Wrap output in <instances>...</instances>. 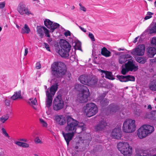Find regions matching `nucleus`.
<instances>
[{
	"instance_id": "nucleus-1",
	"label": "nucleus",
	"mask_w": 156,
	"mask_h": 156,
	"mask_svg": "<svg viewBox=\"0 0 156 156\" xmlns=\"http://www.w3.org/2000/svg\"><path fill=\"white\" fill-rule=\"evenodd\" d=\"M66 120L67 125L65 128V130L67 133L62 132V135L68 146L69 142L72 140L76 133L77 127L80 126L78 124V122L70 116H67Z\"/></svg>"
},
{
	"instance_id": "nucleus-2",
	"label": "nucleus",
	"mask_w": 156,
	"mask_h": 156,
	"mask_svg": "<svg viewBox=\"0 0 156 156\" xmlns=\"http://www.w3.org/2000/svg\"><path fill=\"white\" fill-rule=\"evenodd\" d=\"M74 88L77 90L80 91L77 95V100L82 103L87 101L90 94L88 87L86 86L81 84H76Z\"/></svg>"
},
{
	"instance_id": "nucleus-3",
	"label": "nucleus",
	"mask_w": 156,
	"mask_h": 156,
	"mask_svg": "<svg viewBox=\"0 0 156 156\" xmlns=\"http://www.w3.org/2000/svg\"><path fill=\"white\" fill-rule=\"evenodd\" d=\"M52 74L56 77H60L66 72V68L64 63L61 62H54L51 65Z\"/></svg>"
},
{
	"instance_id": "nucleus-4",
	"label": "nucleus",
	"mask_w": 156,
	"mask_h": 156,
	"mask_svg": "<svg viewBox=\"0 0 156 156\" xmlns=\"http://www.w3.org/2000/svg\"><path fill=\"white\" fill-rule=\"evenodd\" d=\"M59 44L61 49L58 50L59 54L62 57H68L71 48V44L66 40H60Z\"/></svg>"
},
{
	"instance_id": "nucleus-5",
	"label": "nucleus",
	"mask_w": 156,
	"mask_h": 156,
	"mask_svg": "<svg viewBox=\"0 0 156 156\" xmlns=\"http://www.w3.org/2000/svg\"><path fill=\"white\" fill-rule=\"evenodd\" d=\"M58 86V83H56L52 85L49 89H48L46 91V105L47 107L48 108L51 105L53 97L57 90Z\"/></svg>"
},
{
	"instance_id": "nucleus-6",
	"label": "nucleus",
	"mask_w": 156,
	"mask_h": 156,
	"mask_svg": "<svg viewBox=\"0 0 156 156\" xmlns=\"http://www.w3.org/2000/svg\"><path fill=\"white\" fill-rule=\"evenodd\" d=\"M136 129L135 121L128 119L125 120L123 124L122 129L123 132L131 133L134 132Z\"/></svg>"
},
{
	"instance_id": "nucleus-7",
	"label": "nucleus",
	"mask_w": 156,
	"mask_h": 156,
	"mask_svg": "<svg viewBox=\"0 0 156 156\" xmlns=\"http://www.w3.org/2000/svg\"><path fill=\"white\" fill-rule=\"evenodd\" d=\"M117 148L124 156H130L132 153V148L126 142H120L117 144Z\"/></svg>"
},
{
	"instance_id": "nucleus-8",
	"label": "nucleus",
	"mask_w": 156,
	"mask_h": 156,
	"mask_svg": "<svg viewBox=\"0 0 156 156\" xmlns=\"http://www.w3.org/2000/svg\"><path fill=\"white\" fill-rule=\"evenodd\" d=\"M83 110L87 116L90 117L95 115L97 113L98 108L95 104L91 102L86 104L83 107Z\"/></svg>"
},
{
	"instance_id": "nucleus-9",
	"label": "nucleus",
	"mask_w": 156,
	"mask_h": 156,
	"mask_svg": "<svg viewBox=\"0 0 156 156\" xmlns=\"http://www.w3.org/2000/svg\"><path fill=\"white\" fill-rule=\"evenodd\" d=\"M121 73L123 75H125L129 71L135 72L138 69V66L132 60H129L125 64L124 66H122Z\"/></svg>"
},
{
	"instance_id": "nucleus-10",
	"label": "nucleus",
	"mask_w": 156,
	"mask_h": 156,
	"mask_svg": "<svg viewBox=\"0 0 156 156\" xmlns=\"http://www.w3.org/2000/svg\"><path fill=\"white\" fill-rule=\"evenodd\" d=\"M64 102L62 98L61 94H58L53 101V108L54 110L58 111L63 108Z\"/></svg>"
},
{
	"instance_id": "nucleus-11",
	"label": "nucleus",
	"mask_w": 156,
	"mask_h": 156,
	"mask_svg": "<svg viewBox=\"0 0 156 156\" xmlns=\"http://www.w3.org/2000/svg\"><path fill=\"white\" fill-rule=\"evenodd\" d=\"M44 24L48 28L50 29V32L52 33L54 30L59 27L60 25L57 23H54L49 19H46L44 21Z\"/></svg>"
},
{
	"instance_id": "nucleus-12",
	"label": "nucleus",
	"mask_w": 156,
	"mask_h": 156,
	"mask_svg": "<svg viewBox=\"0 0 156 156\" xmlns=\"http://www.w3.org/2000/svg\"><path fill=\"white\" fill-rule=\"evenodd\" d=\"M145 51V47L143 44L138 45L131 52L132 54L135 55L142 56Z\"/></svg>"
},
{
	"instance_id": "nucleus-13",
	"label": "nucleus",
	"mask_w": 156,
	"mask_h": 156,
	"mask_svg": "<svg viewBox=\"0 0 156 156\" xmlns=\"http://www.w3.org/2000/svg\"><path fill=\"white\" fill-rule=\"evenodd\" d=\"M107 126V123L106 121L102 120H101L100 122L95 127V129L96 131H102L106 129Z\"/></svg>"
},
{
	"instance_id": "nucleus-14",
	"label": "nucleus",
	"mask_w": 156,
	"mask_h": 156,
	"mask_svg": "<svg viewBox=\"0 0 156 156\" xmlns=\"http://www.w3.org/2000/svg\"><path fill=\"white\" fill-rule=\"evenodd\" d=\"M17 10L21 15H23L25 14L27 15H29L31 14L28 9L26 8L23 5H19L17 7Z\"/></svg>"
},
{
	"instance_id": "nucleus-15",
	"label": "nucleus",
	"mask_w": 156,
	"mask_h": 156,
	"mask_svg": "<svg viewBox=\"0 0 156 156\" xmlns=\"http://www.w3.org/2000/svg\"><path fill=\"white\" fill-rule=\"evenodd\" d=\"M122 136V133L120 128H115L112 130V138L119 139Z\"/></svg>"
},
{
	"instance_id": "nucleus-16",
	"label": "nucleus",
	"mask_w": 156,
	"mask_h": 156,
	"mask_svg": "<svg viewBox=\"0 0 156 156\" xmlns=\"http://www.w3.org/2000/svg\"><path fill=\"white\" fill-rule=\"evenodd\" d=\"M137 135L141 139L146 137L148 135L143 125L138 129Z\"/></svg>"
},
{
	"instance_id": "nucleus-17",
	"label": "nucleus",
	"mask_w": 156,
	"mask_h": 156,
	"mask_svg": "<svg viewBox=\"0 0 156 156\" xmlns=\"http://www.w3.org/2000/svg\"><path fill=\"white\" fill-rule=\"evenodd\" d=\"M54 120L58 124L60 125L65 124L66 122V118L63 115H57L55 116Z\"/></svg>"
},
{
	"instance_id": "nucleus-18",
	"label": "nucleus",
	"mask_w": 156,
	"mask_h": 156,
	"mask_svg": "<svg viewBox=\"0 0 156 156\" xmlns=\"http://www.w3.org/2000/svg\"><path fill=\"white\" fill-rule=\"evenodd\" d=\"M132 58L130 55L126 54L120 56L119 58V62L120 64L125 63L129 59H131Z\"/></svg>"
},
{
	"instance_id": "nucleus-19",
	"label": "nucleus",
	"mask_w": 156,
	"mask_h": 156,
	"mask_svg": "<svg viewBox=\"0 0 156 156\" xmlns=\"http://www.w3.org/2000/svg\"><path fill=\"white\" fill-rule=\"evenodd\" d=\"M110 108V113L112 114H114L116 112H120V108L117 105L114 104H111L109 105Z\"/></svg>"
},
{
	"instance_id": "nucleus-20",
	"label": "nucleus",
	"mask_w": 156,
	"mask_h": 156,
	"mask_svg": "<svg viewBox=\"0 0 156 156\" xmlns=\"http://www.w3.org/2000/svg\"><path fill=\"white\" fill-rule=\"evenodd\" d=\"M90 78V76H89L82 75L80 76L79 78V80L82 83L87 85Z\"/></svg>"
},
{
	"instance_id": "nucleus-21",
	"label": "nucleus",
	"mask_w": 156,
	"mask_h": 156,
	"mask_svg": "<svg viewBox=\"0 0 156 156\" xmlns=\"http://www.w3.org/2000/svg\"><path fill=\"white\" fill-rule=\"evenodd\" d=\"M147 55L149 57L152 58L156 54V49L154 47L148 48L147 49Z\"/></svg>"
},
{
	"instance_id": "nucleus-22",
	"label": "nucleus",
	"mask_w": 156,
	"mask_h": 156,
	"mask_svg": "<svg viewBox=\"0 0 156 156\" xmlns=\"http://www.w3.org/2000/svg\"><path fill=\"white\" fill-rule=\"evenodd\" d=\"M101 72L105 74V77L106 78L111 80H114L115 79V78L113 77L111 72L103 70H101Z\"/></svg>"
},
{
	"instance_id": "nucleus-23",
	"label": "nucleus",
	"mask_w": 156,
	"mask_h": 156,
	"mask_svg": "<svg viewBox=\"0 0 156 156\" xmlns=\"http://www.w3.org/2000/svg\"><path fill=\"white\" fill-rule=\"evenodd\" d=\"M145 130L148 135L152 133L154 131V127L150 125H144Z\"/></svg>"
},
{
	"instance_id": "nucleus-24",
	"label": "nucleus",
	"mask_w": 156,
	"mask_h": 156,
	"mask_svg": "<svg viewBox=\"0 0 156 156\" xmlns=\"http://www.w3.org/2000/svg\"><path fill=\"white\" fill-rule=\"evenodd\" d=\"M10 98L12 100H15L18 98H22L21 97V91L20 90L14 93V94Z\"/></svg>"
},
{
	"instance_id": "nucleus-25",
	"label": "nucleus",
	"mask_w": 156,
	"mask_h": 156,
	"mask_svg": "<svg viewBox=\"0 0 156 156\" xmlns=\"http://www.w3.org/2000/svg\"><path fill=\"white\" fill-rule=\"evenodd\" d=\"M101 53L102 55L106 57H108L111 55V53L105 47H103L101 50Z\"/></svg>"
},
{
	"instance_id": "nucleus-26",
	"label": "nucleus",
	"mask_w": 156,
	"mask_h": 156,
	"mask_svg": "<svg viewBox=\"0 0 156 156\" xmlns=\"http://www.w3.org/2000/svg\"><path fill=\"white\" fill-rule=\"evenodd\" d=\"M150 34L156 33V23L154 24H151L148 28Z\"/></svg>"
},
{
	"instance_id": "nucleus-27",
	"label": "nucleus",
	"mask_w": 156,
	"mask_h": 156,
	"mask_svg": "<svg viewBox=\"0 0 156 156\" xmlns=\"http://www.w3.org/2000/svg\"><path fill=\"white\" fill-rule=\"evenodd\" d=\"M98 80L97 78L90 79V78L89 81L88 82L87 85L88 86H94L97 84Z\"/></svg>"
},
{
	"instance_id": "nucleus-28",
	"label": "nucleus",
	"mask_w": 156,
	"mask_h": 156,
	"mask_svg": "<svg viewBox=\"0 0 156 156\" xmlns=\"http://www.w3.org/2000/svg\"><path fill=\"white\" fill-rule=\"evenodd\" d=\"M30 31V29L27 24L24 25V27L22 28L21 30L22 34H28Z\"/></svg>"
},
{
	"instance_id": "nucleus-29",
	"label": "nucleus",
	"mask_w": 156,
	"mask_h": 156,
	"mask_svg": "<svg viewBox=\"0 0 156 156\" xmlns=\"http://www.w3.org/2000/svg\"><path fill=\"white\" fill-rule=\"evenodd\" d=\"M43 27L41 26H37V32L41 38H42L44 36V33L42 30Z\"/></svg>"
},
{
	"instance_id": "nucleus-30",
	"label": "nucleus",
	"mask_w": 156,
	"mask_h": 156,
	"mask_svg": "<svg viewBox=\"0 0 156 156\" xmlns=\"http://www.w3.org/2000/svg\"><path fill=\"white\" fill-rule=\"evenodd\" d=\"M136 61L141 64H144L147 61V59L146 58L143 57H137L136 58Z\"/></svg>"
},
{
	"instance_id": "nucleus-31",
	"label": "nucleus",
	"mask_w": 156,
	"mask_h": 156,
	"mask_svg": "<svg viewBox=\"0 0 156 156\" xmlns=\"http://www.w3.org/2000/svg\"><path fill=\"white\" fill-rule=\"evenodd\" d=\"M75 45H74V48L75 49H77L81 51H82L81 48V42L78 40H77L76 41H75Z\"/></svg>"
},
{
	"instance_id": "nucleus-32",
	"label": "nucleus",
	"mask_w": 156,
	"mask_h": 156,
	"mask_svg": "<svg viewBox=\"0 0 156 156\" xmlns=\"http://www.w3.org/2000/svg\"><path fill=\"white\" fill-rule=\"evenodd\" d=\"M100 103L102 106L107 105L109 103L108 100L106 98H104L101 101Z\"/></svg>"
},
{
	"instance_id": "nucleus-33",
	"label": "nucleus",
	"mask_w": 156,
	"mask_h": 156,
	"mask_svg": "<svg viewBox=\"0 0 156 156\" xmlns=\"http://www.w3.org/2000/svg\"><path fill=\"white\" fill-rule=\"evenodd\" d=\"M116 77L119 80L122 82H126V76L117 75Z\"/></svg>"
},
{
	"instance_id": "nucleus-34",
	"label": "nucleus",
	"mask_w": 156,
	"mask_h": 156,
	"mask_svg": "<svg viewBox=\"0 0 156 156\" xmlns=\"http://www.w3.org/2000/svg\"><path fill=\"white\" fill-rule=\"evenodd\" d=\"M9 115L8 114H6L0 118V121L2 123H4L9 119Z\"/></svg>"
},
{
	"instance_id": "nucleus-35",
	"label": "nucleus",
	"mask_w": 156,
	"mask_h": 156,
	"mask_svg": "<svg viewBox=\"0 0 156 156\" xmlns=\"http://www.w3.org/2000/svg\"><path fill=\"white\" fill-rule=\"evenodd\" d=\"M28 103L31 105H36V104L37 103V101L35 98L34 99L33 98H30L29 100Z\"/></svg>"
},
{
	"instance_id": "nucleus-36",
	"label": "nucleus",
	"mask_w": 156,
	"mask_h": 156,
	"mask_svg": "<svg viewBox=\"0 0 156 156\" xmlns=\"http://www.w3.org/2000/svg\"><path fill=\"white\" fill-rule=\"evenodd\" d=\"M150 89L153 90H156V84L155 82L153 80L149 86Z\"/></svg>"
},
{
	"instance_id": "nucleus-37",
	"label": "nucleus",
	"mask_w": 156,
	"mask_h": 156,
	"mask_svg": "<svg viewBox=\"0 0 156 156\" xmlns=\"http://www.w3.org/2000/svg\"><path fill=\"white\" fill-rule=\"evenodd\" d=\"M135 156H156V155L154 154L152 155L151 154H150L137 153L135 155Z\"/></svg>"
},
{
	"instance_id": "nucleus-38",
	"label": "nucleus",
	"mask_w": 156,
	"mask_h": 156,
	"mask_svg": "<svg viewBox=\"0 0 156 156\" xmlns=\"http://www.w3.org/2000/svg\"><path fill=\"white\" fill-rule=\"evenodd\" d=\"M127 80L126 82L128 81H134L135 80V78L134 76L127 75L126 76Z\"/></svg>"
},
{
	"instance_id": "nucleus-39",
	"label": "nucleus",
	"mask_w": 156,
	"mask_h": 156,
	"mask_svg": "<svg viewBox=\"0 0 156 156\" xmlns=\"http://www.w3.org/2000/svg\"><path fill=\"white\" fill-rule=\"evenodd\" d=\"M43 30L44 33L45 34V35L47 37H50V36L49 34V32L48 30L45 27H43Z\"/></svg>"
},
{
	"instance_id": "nucleus-40",
	"label": "nucleus",
	"mask_w": 156,
	"mask_h": 156,
	"mask_svg": "<svg viewBox=\"0 0 156 156\" xmlns=\"http://www.w3.org/2000/svg\"><path fill=\"white\" fill-rule=\"evenodd\" d=\"M40 122L42 126L44 127H47V123L42 119H40Z\"/></svg>"
},
{
	"instance_id": "nucleus-41",
	"label": "nucleus",
	"mask_w": 156,
	"mask_h": 156,
	"mask_svg": "<svg viewBox=\"0 0 156 156\" xmlns=\"http://www.w3.org/2000/svg\"><path fill=\"white\" fill-rule=\"evenodd\" d=\"M34 141L36 144H43V142L40 140L39 137L38 136L35 138Z\"/></svg>"
},
{
	"instance_id": "nucleus-42",
	"label": "nucleus",
	"mask_w": 156,
	"mask_h": 156,
	"mask_svg": "<svg viewBox=\"0 0 156 156\" xmlns=\"http://www.w3.org/2000/svg\"><path fill=\"white\" fill-rule=\"evenodd\" d=\"M2 133L4 134L6 136L9 138V136L8 134L7 133L5 129L4 128H2Z\"/></svg>"
},
{
	"instance_id": "nucleus-43",
	"label": "nucleus",
	"mask_w": 156,
	"mask_h": 156,
	"mask_svg": "<svg viewBox=\"0 0 156 156\" xmlns=\"http://www.w3.org/2000/svg\"><path fill=\"white\" fill-rule=\"evenodd\" d=\"M64 35L66 37H67L68 36H71V33L69 30H67L64 33Z\"/></svg>"
},
{
	"instance_id": "nucleus-44",
	"label": "nucleus",
	"mask_w": 156,
	"mask_h": 156,
	"mask_svg": "<svg viewBox=\"0 0 156 156\" xmlns=\"http://www.w3.org/2000/svg\"><path fill=\"white\" fill-rule=\"evenodd\" d=\"M44 46L46 49L47 50L49 51H50V50L49 48V45L46 43H44Z\"/></svg>"
},
{
	"instance_id": "nucleus-45",
	"label": "nucleus",
	"mask_w": 156,
	"mask_h": 156,
	"mask_svg": "<svg viewBox=\"0 0 156 156\" xmlns=\"http://www.w3.org/2000/svg\"><path fill=\"white\" fill-rule=\"evenodd\" d=\"M151 43L153 46L156 48V40H151Z\"/></svg>"
},
{
	"instance_id": "nucleus-46",
	"label": "nucleus",
	"mask_w": 156,
	"mask_h": 156,
	"mask_svg": "<svg viewBox=\"0 0 156 156\" xmlns=\"http://www.w3.org/2000/svg\"><path fill=\"white\" fill-rule=\"evenodd\" d=\"M21 147L24 148H28L29 147V145L27 143L23 142Z\"/></svg>"
},
{
	"instance_id": "nucleus-47",
	"label": "nucleus",
	"mask_w": 156,
	"mask_h": 156,
	"mask_svg": "<svg viewBox=\"0 0 156 156\" xmlns=\"http://www.w3.org/2000/svg\"><path fill=\"white\" fill-rule=\"evenodd\" d=\"M5 103L6 106H9L10 105V102L9 100L5 99Z\"/></svg>"
},
{
	"instance_id": "nucleus-48",
	"label": "nucleus",
	"mask_w": 156,
	"mask_h": 156,
	"mask_svg": "<svg viewBox=\"0 0 156 156\" xmlns=\"http://www.w3.org/2000/svg\"><path fill=\"white\" fill-rule=\"evenodd\" d=\"M23 142H21L20 141H16L15 142V143L17 145L21 147L23 144Z\"/></svg>"
},
{
	"instance_id": "nucleus-49",
	"label": "nucleus",
	"mask_w": 156,
	"mask_h": 156,
	"mask_svg": "<svg viewBox=\"0 0 156 156\" xmlns=\"http://www.w3.org/2000/svg\"><path fill=\"white\" fill-rule=\"evenodd\" d=\"M36 67L37 69H39L41 68V66L40 63L39 62L37 63Z\"/></svg>"
},
{
	"instance_id": "nucleus-50",
	"label": "nucleus",
	"mask_w": 156,
	"mask_h": 156,
	"mask_svg": "<svg viewBox=\"0 0 156 156\" xmlns=\"http://www.w3.org/2000/svg\"><path fill=\"white\" fill-rule=\"evenodd\" d=\"M5 5V3L4 2H1L0 3V9L3 8Z\"/></svg>"
},
{
	"instance_id": "nucleus-51",
	"label": "nucleus",
	"mask_w": 156,
	"mask_h": 156,
	"mask_svg": "<svg viewBox=\"0 0 156 156\" xmlns=\"http://www.w3.org/2000/svg\"><path fill=\"white\" fill-rule=\"evenodd\" d=\"M88 36L90 38V39H94V37L93 34L91 33H89L88 34Z\"/></svg>"
},
{
	"instance_id": "nucleus-52",
	"label": "nucleus",
	"mask_w": 156,
	"mask_h": 156,
	"mask_svg": "<svg viewBox=\"0 0 156 156\" xmlns=\"http://www.w3.org/2000/svg\"><path fill=\"white\" fill-rule=\"evenodd\" d=\"M28 49L27 48H26L25 49V52L24 54V56H26L28 53Z\"/></svg>"
},
{
	"instance_id": "nucleus-53",
	"label": "nucleus",
	"mask_w": 156,
	"mask_h": 156,
	"mask_svg": "<svg viewBox=\"0 0 156 156\" xmlns=\"http://www.w3.org/2000/svg\"><path fill=\"white\" fill-rule=\"evenodd\" d=\"M78 27L83 32H86V29H84V28L81 27L80 26H78Z\"/></svg>"
},
{
	"instance_id": "nucleus-54",
	"label": "nucleus",
	"mask_w": 156,
	"mask_h": 156,
	"mask_svg": "<svg viewBox=\"0 0 156 156\" xmlns=\"http://www.w3.org/2000/svg\"><path fill=\"white\" fill-rule=\"evenodd\" d=\"M80 9L81 10H82L84 12H86V8L84 7L83 6L81 8H80Z\"/></svg>"
},
{
	"instance_id": "nucleus-55",
	"label": "nucleus",
	"mask_w": 156,
	"mask_h": 156,
	"mask_svg": "<svg viewBox=\"0 0 156 156\" xmlns=\"http://www.w3.org/2000/svg\"><path fill=\"white\" fill-rule=\"evenodd\" d=\"M152 17V16H147L144 17V20H147L148 19H149L151 18Z\"/></svg>"
},
{
	"instance_id": "nucleus-56",
	"label": "nucleus",
	"mask_w": 156,
	"mask_h": 156,
	"mask_svg": "<svg viewBox=\"0 0 156 156\" xmlns=\"http://www.w3.org/2000/svg\"><path fill=\"white\" fill-rule=\"evenodd\" d=\"M154 13L151 12H147V15L148 16H151L152 15H153Z\"/></svg>"
},
{
	"instance_id": "nucleus-57",
	"label": "nucleus",
	"mask_w": 156,
	"mask_h": 156,
	"mask_svg": "<svg viewBox=\"0 0 156 156\" xmlns=\"http://www.w3.org/2000/svg\"><path fill=\"white\" fill-rule=\"evenodd\" d=\"M20 140L23 141L25 142H27V140L25 139H22Z\"/></svg>"
},
{
	"instance_id": "nucleus-58",
	"label": "nucleus",
	"mask_w": 156,
	"mask_h": 156,
	"mask_svg": "<svg viewBox=\"0 0 156 156\" xmlns=\"http://www.w3.org/2000/svg\"><path fill=\"white\" fill-rule=\"evenodd\" d=\"M147 108L148 109H150V110H151L152 109V107L151 105H149L147 106Z\"/></svg>"
},
{
	"instance_id": "nucleus-59",
	"label": "nucleus",
	"mask_w": 156,
	"mask_h": 156,
	"mask_svg": "<svg viewBox=\"0 0 156 156\" xmlns=\"http://www.w3.org/2000/svg\"><path fill=\"white\" fill-rule=\"evenodd\" d=\"M149 118H150L151 119H152L154 120H155L156 121V117H154V118L153 116H150V117Z\"/></svg>"
},
{
	"instance_id": "nucleus-60",
	"label": "nucleus",
	"mask_w": 156,
	"mask_h": 156,
	"mask_svg": "<svg viewBox=\"0 0 156 156\" xmlns=\"http://www.w3.org/2000/svg\"><path fill=\"white\" fill-rule=\"evenodd\" d=\"M118 50L119 51H121V50H122V51H123L124 50V49H122V48H119L118 49Z\"/></svg>"
},
{
	"instance_id": "nucleus-61",
	"label": "nucleus",
	"mask_w": 156,
	"mask_h": 156,
	"mask_svg": "<svg viewBox=\"0 0 156 156\" xmlns=\"http://www.w3.org/2000/svg\"><path fill=\"white\" fill-rule=\"evenodd\" d=\"M68 77L69 78L71 76V74L70 73H68Z\"/></svg>"
},
{
	"instance_id": "nucleus-62",
	"label": "nucleus",
	"mask_w": 156,
	"mask_h": 156,
	"mask_svg": "<svg viewBox=\"0 0 156 156\" xmlns=\"http://www.w3.org/2000/svg\"><path fill=\"white\" fill-rule=\"evenodd\" d=\"M75 149H78V146H76L75 147Z\"/></svg>"
},
{
	"instance_id": "nucleus-63",
	"label": "nucleus",
	"mask_w": 156,
	"mask_h": 156,
	"mask_svg": "<svg viewBox=\"0 0 156 156\" xmlns=\"http://www.w3.org/2000/svg\"><path fill=\"white\" fill-rule=\"evenodd\" d=\"M154 5L155 7H156V0L154 2Z\"/></svg>"
},
{
	"instance_id": "nucleus-64",
	"label": "nucleus",
	"mask_w": 156,
	"mask_h": 156,
	"mask_svg": "<svg viewBox=\"0 0 156 156\" xmlns=\"http://www.w3.org/2000/svg\"><path fill=\"white\" fill-rule=\"evenodd\" d=\"M33 108L34 109H36V107L35 106H33Z\"/></svg>"
}]
</instances>
